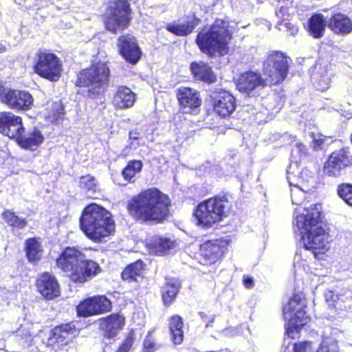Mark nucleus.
<instances>
[{
	"label": "nucleus",
	"mask_w": 352,
	"mask_h": 352,
	"mask_svg": "<svg viewBox=\"0 0 352 352\" xmlns=\"http://www.w3.org/2000/svg\"><path fill=\"white\" fill-rule=\"evenodd\" d=\"M289 59L282 52H272L263 65L265 78L263 79L260 74L252 71L243 72L236 81L238 90L254 96L267 85H276L282 82L288 73Z\"/></svg>",
	"instance_id": "1"
},
{
	"label": "nucleus",
	"mask_w": 352,
	"mask_h": 352,
	"mask_svg": "<svg viewBox=\"0 0 352 352\" xmlns=\"http://www.w3.org/2000/svg\"><path fill=\"white\" fill-rule=\"evenodd\" d=\"M322 206L316 204L304 208L295 217V228L301 234V243L305 250L311 251L314 257L324 252L329 247V234L322 222Z\"/></svg>",
	"instance_id": "2"
},
{
	"label": "nucleus",
	"mask_w": 352,
	"mask_h": 352,
	"mask_svg": "<svg viewBox=\"0 0 352 352\" xmlns=\"http://www.w3.org/2000/svg\"><path fill=\"white\" fill-rule=\"evenodd\" d=\"M170 201L157 188H148L128 202L127 209L135 219L142 221H162L169 212Z\"/></svg>",
	"instance_id": "3"
},
{
	"label": "nucleus",
	"mask_w": 352,
	"mask_h": 352,
	"mask_svg": "<svg viewBox=\"0 0 352 352\" xmlns=\"http://www.w3.org/2000/svg\"><path fill=\"white\" fill-rule=\"evenodd\" d=\"M234 30L229 21L217 19L198 33L196 43L200 50L210 57L217 54L223 56L228 52V44Z\"/></svg>",
	"instance_id": "4"
},
{
	"label": "nucleus",
	"mask_w": 352,
	"mask_h": 352,
	"mask_svg": "<svg viewBox=\"0 0 352 352\" xmlns=\"http://www.w3.org/2000/svg\"><path fill=\"white\" fill-rule=\"evenodd\" d=\"M56 265L72 280L80 283L87 281L100 271L96 262L87 259L81 251L74 247L66 248L62 252L56 259Z\"/></svg>",
	"instance_id": "5"
},
{
	"label": "nucleus",
	"mask_w": 352,
	"mask_h": 352,
	"mask_svg": "<svg viewBox=\"0 0 352 352\" xmlns=\"http://www.w3.org/2000/svg\"><path fill=\"white\" fill-rule=\"evenodd\" d=\"M80 226L85 235L94 241H102L115 230L111 213L95 204H90L84 209Z\"/></svg>",
	"instance_id": "6"
},
{
	"label": "nucleus",
	"mask_w": 352,
	"mask_h": 352,
	"mask_svg": "<svg viewBox=\"0 0 352 352\" xmlns=\"http://www.w3.org/2000/svg\"><path fill=\"white\" fill-rule=\"evenodd\" d=\"M228 209L227 197L219 196L201 202L196 207L193 214L197 226L208 228L226 217Z\"/></svg>",
	"instance_id": "7"
},
{
	"label": "nucleus",
	"mask_w": 352,
	"mask_h": 352,
	"mask_svg": "<svg viewBox=\"0 0 352 352\" xmlns=\"http://www.w3.org/2000/svg\"><path fill=\"white\" fill-rule=\"evenodd\" d=\"M110 69L104 63L92 65L89 68L82 71L78 76L80 86L89 88V96L96 98L102 95L108 86Z\"/></svg>",
	"instance_id": "8"
},
{
	"label": "nucleus",
	"mask_w": 352,
	"mask_h": 352,
	"mask_svg": "<svg viewBox=\"0 0 352 352\" xmlns=\"http://www.w3.org/2000/svg\"><path fill=\"white\" fill-rule=\"evenodd\" d=\"M294 304L298 305V309L293 315L288 317L287 319H285V320H287L285 330L286 334L292 339L295 338L299 329L306 325L310 320L309 316L305 310L307 305L305 296L302 293L294 294L287 304L284 306L283 314H287V311L288 310L294 309V307L292 306Z\"/></svg>",
	"instance_id": "9"
},
{
	"label": "nucleus",
	"mask_w": 352,
	"mask_h": 352,
	"mask_svg": "<svg viewBox=\"0 0 352 352\" xmlns=\"http://www.w3.org/2000/svg\"><path fill=\"white\" fill-rule=\"evenodd\" d=\"M130 5L126 0H114L107 12V30L117 33L126 28L131 20Z\"/></svg>",
	"instance_id": "10"
},
{
	"label": "nucleus",
	"mask_w": 352,
	"mask_h": 352,
	"mask_svg": "<svg viewBox=\"0 0 352 352\" xmlns=\"http://www.w3.org/2000/svg\"><path fill=\"white\" fill-rule=\"evenodd\" d=\"M34 70L36 74L50 81H57L60 77L62 65L55 54L47 51H39L36 54Z\"/></svg>",
	"instance_id": "11"
},
{
	"label": "nucleus",
	"mask_w": 352,
	"mask_h": 352,
	"mask_svg": "<svg viewBox=\"0 0 352 352\" xmlns=\"http://www.w3.org/2000/svg\"><path fill=\"white\" fill-rule=\"evenodd\" d=\"M352 165V155L348 148L333 151L323 167V173L329 177L341 176L345 169Z\"/></svg>",
	"instance_id": "12"
},
{
	"label": "nucleus",
	"mask_w": 352,
	"mask_h": 352,
	"mask_svg": "<svg viewBox=\"0 0 352 352\" xmlns=\"http://www.w3.org/2000/svg\"><path fill=\"white\" fill-rule=\"evenodd\" d=\"M0 99L10 108L16 110H26L33 104L32 95L25 91L10 89L0 85Z\"/></svg>",
	"instance_id": "13"
},
{
	"label": "nucleus",
	"mask_w": 352,
	"mask_h": 352,
	"mask_svg": "<svg viewBox=\"0 0 352 352\" xmlns=\"http://www.w3.org/2000/svg\"><path fill=\"white\" fill-rule=\"evenodd\" d=\"M111 303L104 296H97L85 299L77 306V313L80 316H89L108 311Z\"/></svg>",
	"instance_id": "14"
},
{
	"label": "nucleus",
	"mask_w": 352,
	"mask_h": 352,
	"mask_svg": "<svg viewBox=\"0 0 352 352\" xmlns=\"http://www.w3.org/2000/svg\"><path fill=\"white\" fill-rule=\"evenodd\" d=\"M24 129L21 117L10 112L0 113L1 133L18 141L24 133Z\"/></svg>",
	"instance_id": "15"
},
{
	"label": "nucleus",
	"mask_w": 352,
	"mask_h": 352,
	"mask_svg": "<svg viewBox=\"0 0 352 352\" xmlns=\"http://www.w3.org/2000/svg\"><path fill=\"white\" fill-rule=\"evenodd\" d=\"M120 52L124 59L131 64H135L141 56V51L135 38L124 35L118 38Z\"/></svg>",
	"instance_id": "16"
},
{
	"label": "nucleus",
	"mask_w": 352,
	"mask_h": 352,
	"mask_svg": "<svg viewBox=\"0 0 352 352\" xmlns=\"http://www.w3.org/2000/svg\"><path fill=\"white\" fill-rule=\"evenodd\" d=\"M77 332V329L73 322L61 324L56 327L53 330L49 342L55 348L56 346H66Z\"/></svg>",
	"instance_id": "17"
},
{
	"label": "nucleus",
	"mask_w": 352,
	"mask_h": 352,
	"mask_svg": "<svg viewBox=\"0 0 352 352\" xmlns=\"http://www.w3.org/2000/svg\"><path fill=\"white\" fill-rule=\"evenodd\" d=\"M293 165H290L287 170V180L291 188V198L294 205H302L305 199L306 194L309 191L306 188L305 183L300 184L298 182L299 177H297L293 172H292Z\"/></svg>",
	"instance_id": "18"
},
{
	"label": "nucleus",
	"mask_w": 352,
	"mask_h": 352,
	"mask_svg": "<svg viewBox=\"0 0 352 352\" xmlns=\"http://www.w3.org/2000/svg\"><path fill=\"white\" fill-rule=\"evenodd\" d=\"M214 110L222 117L230 116L236 108L234 96L227 91L220 92L214 99Z\"/></svg>",
	"instance_id": "19"
},
{
	"label": "nucleus",
	"mask_w": 352,
	"mask_h": 352,
	"mask_svg": "<svg viewBox=\"0 0 352 352\" xmlns=\"http://www.w3.org/2000/svg\"><path fill=\"white\" fill-rule=\"evenodd\" d=\"M37 287L42 296L47 299H52L60 294L57 280L48 273L41 275L37 280Z\"/></svg>",
	"instance_id": "20"
},
{
	"label": "nucleus",
	"mask_w": 352,
	"mask_h": 352,
	"mask_svg": "<svg viewBox=\"0 0 352 352\" xmlns=\"http://www.w3.org/2000/svg\"><path fill=\"white\" fill-rule=\"evenodd\" d=\"M100 329L105 337L113 338L122 329L124 318L118 314H112L98 320Z\"/></svg>",
	"instance_id": "21"
},
{
	"label": "nucleus",
	"mask_w": 352,
	"mask_h": 352,
	"mask_svg": "<svg viewBox=\"0 0 352 352\" xmlns=\"http://www.w3.org/2000/svg\"><path fill=\"white\" fill-rule=\"evenodd\" d=\"M199 22V19L193 14L177 23L168 24L166 29L175 35L186 36L193 31Z\"/></svg>",
	"instance_id": "22"
},
{
	"label": "nucleus",
	"mask_w": 352,
	"mask_h": 352,
	"mask_svg": "<svg viewBox=\"0 0 352 352\" xmlns=\"http://www.w3.org/2000/svg\"><path fill=\"white\" fill-rule=\"evenodd\" d=\"M177 97L180 105L185 108H197L201 103L199 92L190 87H182L179 88Z\"/></svg>",
	"instance_id": "23"
},
{
	"label": "nucleus",
	"mask_w": 352,
	"mask_h": 352,
	"mask_svg": "<svg viewBox=\"0 0 352 352\" xmlns=\"http://www.w3.org/2000/svg\"><path fill=\"white\" fill-rule=\"evenodd\" d=\"M136 100L135 94L126 86H120L116 89L113 98V104L118 109L131 107Z\"/></svg>",
	"instance_id": "24"
},
{
	"label": "nucleus",
	"mask_w": 352,
	"mask_h": 352,
	"mask_svg": "<svg viewBox=\"0 0 352 352\" xmlns=\"http://www.w3.org/2000/svg\"><path fill=\"white\" fill-rule=\"evenodd\" d=\"M327 26L338 34L343 35L352 32L351 19L342 13L334 14L329 20Z\"/></svg>",
	"instance_id": "25"
},
{
	"label": "nucleus",
	"mask_w": 352,
	"mask_h": 352,
	"mask_svg": "<svg viewBox=\"0 0 352 352\" xmlns=\"http://www.w3.org/2000/svg\"><path fill=\"white\" fill-rule=\"evenodd\" d=\"M315 69L311 76L314 85L322 91L328 89L331 85V73L327 69V67H316Z\"/></svg>",
	"instance_id": "26"
},
{
	"label": "nucleus",
	"mask_w": 352,
	"mask_h": 352,
	"mask_svg": "<svg viewBox=\"0 0 352 352\" xmlns=\"http://www.w3.org/2000/svg\"><path fill=\"white\" fill-rule=\"evenodd\" d=\"M43 142V136L36 129H34L27 133H24L17 141L21 146L30 150H35Z\"/></svg>",
	"instance_id": "27"
},
{
	"label": "nucleus",
	"mask_w": 352,
	"mask_h": 352,
	"mask_svg": "<svg viewBox=\"0 0 352 352\" xmlns=\"http://www.w3.org/2000/svg\"><path fill=\"white\" fill-rule=\"evenodd\" d=\"M327 24L322 14H314L309 20L308 32L314 38H320L324 36Z\"/></svg>",
	"instance_id": "28"
},
{
	"label": "nucleus",
	"mask_w": 352,
	"mask_h": 352,
	"mask_svg": "<svg viewBox=\"0 0 352 352\" xmlns=\"http://www.w3.org/2000/svg\"><path fill=\"white\" fill-rule=\"evenodd\" d=\"M202 255L210 263H215L221 257L224 252L222 248L217 241H210L203 244L201 247Z\"/></svg>",
	"instance_id": "29"
},
{
	"label": "nucleus",
	"mask_w": 352,
	"mask_h": 352,
	"mask_svg": "<svg viewBox=\"0 0 352 352\" xmlns=\"http://www.w3.org/2000/svg\"><path fill=\"white\" fill-rule=\"evenodd\" d=\"M190 70L194 76L199 80L213 82L215 80L211 67L204 62L192 63L190 65Z\"/></svg>",
	"instance_id": "30"
},
{
	"label": "nucleus",
	"mask_w": 352,
	"mask_h": 352,
	"mask_svg": "<svg viewBox=\"0 0 352 352\" xmlns=\"http://www.w3.org/2000/svg\"><path fill=\"white\" fill-rule=\"evenodd\" d=\"M168 326L172 342L175 344H180L184 340V323L182 317L177 315L172 316Z\"/></svg>",
	"instance_id": "31"
},
{
	"label": "nucleus",
	"mask_w": 352,
	"mask_h": 352,
	"mask_svg": "<svg viewBox=\"0 0 352 352\" xmlns=\"http://www.w3.org/2000/svg\"><path fill=\"white\" fill-rule=\"evenodd\" d=\"M144 263L139 260L128 265L122 273V278L129 283L138 281L142 278L144 272Z\"/></svg>",
	"instance_id": "32"
},
{
	"label": "nucleus",
	"mask_w": 352,
	"mask_h": 352,
	"mask_svg": "<svg viewBox=\"0 0 352 352\" xmlns=\"http://www.w3.org/2000/svg\"><path fill=\"white\" fill-rule=\"evenodd\" d=\"M79 186L87 197L94 198L99 192V187L96 179L90 175L82 176L80 178Z\"/></svg>",
	"instance_id": "33"
},
{
	"label": "nucleus",
	"mask_w": 352,
	"mask_h": 352,
	"mask_svg": "<svg viewBox=\"0 0 352 352\" xmlns=\"http://www.w3.org/2000/svg\"><path fill=\"white\" fill-rule=\"evenodd\" d=\"M179 285L176 279H167L166 285L163 287L162 298L166 305H169L175 298Z\"/></svg>",
	"instance_id": "34"
},
{
	"label": "nucleus",
	"mask_w": 352,
	"mask_h": 352,
	"mask_svg": "<svg viewBox=\"0 0 352 352\" xmlns=\"http://www.w3.org/2000/svg\"><path fill=\"white\" fill-rule=\"evenodd\" d=\"M25 252L28 260L34 262L39 260L42 255L40 243L35 239H29L25 242Z\"/></svg>",
	"instance_id": "35"
},
{
	"label": "nucleus",
	"mask_w": 352,
	"mask_h": 352,
	"mask_svg": "<svg viewBox=\"0 0 352 352\" xmlns=\"http://www.w3.org/2000/svg\"><path fill=\"white\" fill-rule=\"evenodd\" d=\"M142 168V163L140 160L130 161L122 170V176L125 180L131 181Z\"/></svg>",
	"instance_id": "36"
},
{
	"label": "nucleus",
	"mask_w": 352,
	"mask_h": 352,
	"mask_svg": "<svg viewBox=\"0 0 352 352\" xmlns=\"http://www.w3.org/2000/svg\"><path fill=\"white\" fill-rule=\"evenodd\" d=\"M3 217L9 226L18 229H23L27 225V222L25 219L19 217L14 212L9 210L3 212Z\"/></svg>",
	"instance_id": "37"
},
{
	"label": "nucleus",
	"mask_w": 352,
	"mask_h": 352,
	"mask_svg": "<svg viewBox=\"0 0 352 352\" xmlns=\"http://www.w3.org/2000/svg\"><path fill=\"white\" fill-rule=\"evenodd\" d=\"M337 192L346 204L352 207V184H342L339 185Z\"/></svg>",
	"instance_id": "38"
},
{
	"label": "nucleus",
	"mask_w": 352,
	"mask_h": 352,
	"mask_svg": "<svg viewBox=\"0 0 352 352\" xmlns=\"http://www.w3.org/2000/svg\"><path fill=\"white\" fill-rule=\"evenodd\" d=\"M150 245L154 248L153 251L157 253H164V252L170 249L172 241L166 238H157Z\"/></svg>",
	"instance_id": "39"
},
{
	"label": "nucleus",
	"mask_w": 352,
	"mask_h": 352,
	"mask_svg": "<svg viewBox=\"0 0 352 352\" xmlns=\"http://www.w3.org/2000/svg\"><path fill=\"white\" fill-rule=\"evenodd\" d=\"M316 352H339L338 345L333 338H325Z\"/></svg>",
	"instance_id": "40"
},
{
	"label": "nucleus",
	"mask_w": 352,
	"mask_h": 352,
	"mask_svg": "<svg viewBox=\"0 0 352 352\" xmlns=\"http://www.w3.org/2000/svg\"><path fill=\"white\" fill-rule=\"evenodd\" d=\"M297 177H299L298 182L300 184L305 183L306 185V188L309 190V183L313 180L312 176L310 175V172L307 170L304 169L302 170L300 173H299L298 175H295Z\"/></svg>",
	"instance_id": "41"
},
{
	"label": "nucleus",
	"mask_w": 352,
	"mask_h": 352,
	"mask_svg": "<svg viewBox=\"0 0 352 352\" xmlns=\"http://www.w3.org/2000/svg\"><path fill=\"white\" fill-rule=\"evenodd\" d=\"M306 150V147L302 144L298 142L292 150V157L295 160H297L298 157L300 159L302 155H305Z\"/></svg>",
	"instance_id": "42"
},
{
	"label": "nucleus",
	"mask_w": 352,
	"mask_h": 352,
	"mask_svg": "<svg viewBox=\"0 0 352 352\" xmlns=\"http://www.w3.org/2000/svg\"><path fill=\"white\" fill-rule=\"evenodd\" d=\"M324 298L329 307H334L335 303L339 300L338 295L334 294V292L331 290L325 292Z\"/></svg>",
	"instance_id": "43"
},
{
	"label": "nucleus",
	"mask_w": 352,
	"mask_h": 352,
	"mask_svg": "<svg viewBox=\"0 0 352 352\" xmlns=\"http://www.w3.org/2000/svg\"><path fill=\"white\" fill-rule=\"evenodd\" d=\"M129 144L126 146V147L123 150V153H124V155H126V153H125L129 148H135L138 146V144H134L133 142V140H138L139 139V133L136 131H131L129 132Z\"/></svg>",
	"instance_id": "44"
},
{
	"label": "nucleus",
	"mask_w": 352,
	"mask_h": 352,
	"mask_svg": "<svg viewBox=\"0 0 352 352\" xmlns=\"http://www.w3.org/2000/svg\"><path fill=\"white\" fill-rule=\"evenodd\" d=\"M310 342H301L294 345V352H309L310 349Z\"/></svg>",
	"instance_id": "45"
},
{
	"label": "nucleus",
	"mask_w": 352,
	"mask_h": 352,
	"mask_svg": "<svg viewBox=\"0 0 352 352\" xmlns=\"http://www.w3.org/2000/svg\"><path fill=\"white\" fill-rule=\"evenodd\" d=\"M133 339L127 338L122 344L120 346L117 352H129L133 344Z\"/></svg>",
	"instance_id": "46"
},
{
	"label": "nucleus",
	"mask_w": 352,
	"mask_h": 352,
	"mask_svg": "<svg viewBox=\"0 0 352 352\" xmlns=\"http://www.w3.org/2000/svg\"><path fill=\"white\" fill-rule=\"evenodd\" d=\"M277 27L280 30H282L284 27L288 29H291L292 30V33L297 31L296 27L293 25L292 23H289L287 21H286L285 19H283L280 21H278Z\"/></svg>",
	"instance_id": "47"
},
{
	"label": "nucleus",
	"mask_w": 352,
	"mask_h": 352,
	"mask_svg": "<svg viewBox=\"0 0 352 352\" xmlns=\"http://www.w3.org/2000/svg\"><path fill=\"white\" fill-rule=\"evenodd\" d=\"M199 314L200 317L201 318V319L206 323V327L210 326L214 321V319H215L214 315L208 316L206 313L202 312V311L199 312Z\"/></svg>",
	"instance_id": "48"
},
{
	"label": "nucleus",
	"mask_w": 352,
	"mask_h": 352,
	"mask_svg": "<svg viewBox=\"0 0 352 352\" xmlns=\"http://www.w3.org/2000/svg\"><path fill=\"white\" fill-rule=\"evenodd\" d=\"M54 109L56 110L52 114L53 118H58L60 115L62 113L63 108L60 104L54 103L53 104Z\"/></svg>",
	"instance_id": "49"
},
{
	"label": "nucleus",
	"mask_w": 352,
	"mask_h": 352,
	"mask_svg": "<svg viewBox=\"0 0 352 352\" xmlns=\"http://www.w3.org/2000/svg\"><path fill=\"white\" fill-rule=\"evenodd\" d=\"M243 283L247 288H252L254 285L253 278L249 276L244 278Z\"/></svg>",
	"instance_id": "50"
},
{
	"label": "nucleus",
	"mask_w": 352,
	"mask_h": 352,
	"mask_svg": "<svg viewBox=\"0 0 352 352\" xmlns=\"http://www.w3.org/2000/svg\"><path fill=\"white\" fill-rule=\"evenodd\" d=\"M292 307H293L294 309H291L288 310V311H287V314H283L285 319H287L288 317L291 316V315H293V314L298 309V305H297L294 304Z\"/></svg>",
	"instance_id": "51"
},
{
	"label": "nucleus",
	"mask_w": 352,
	"mask_h": 352,
	"mask_svg": "<svg viewBox=\"0 0 352 352\" xmlns=\"http://www.w3.org/2000/svg\"><path fill=\"white\" fill-rule=\"evenodd\" d=\"M144 345V349L147 350V352H151L154 346V344L149 340H145Z\"/></svg>",
	"instance_id": "52"
},
{
	"label": "nucleus",
	"mask_w": 352,
	"mask_h": 352,
	"mask_svg": "<svg viewBox=\"0 0 352 352\" xmlns=\"http://www.w3.org/2000/svg\"><path fill=\"white\" fill-rule=\"evenodd\" d=\"M286 10H287V9H286V8H283V7H282V8H280V10H279V12H278V13H277V15L278 16V15H279V14H280V13H282V12H285Z\"/></svg>",
	"instance_id": "53"
},
{
	"label": "nucleus",
	"mask_w": 352,
	"mask_h": 352,
	"mask_svg": "<svg viewBox=\"0 0 352 352\" xmlns=\"http://www.w3.org/2000/svg\"><path fill=\"white\" fill-rule=\"evenodd\" d=\"M5 50H6V47L3 45L0 44V52H4Z\"/></svg>",
	"instance_id": "54"
},
{
	"label": "nucleus",
	"mask_w": 352,
	"mask_h": 352,
	"mask_svg": "<svg viewBox=\"0 0 352 352\" xmlns=\"http://www.w3.org/2000/svg\"><path fill=\"white\" fill-rule=\"evenodd\" d=\"M17 3L21 4L22 2H25L26 0H14Z\"/></svg>",
	"instance_id": "55"
}]
</instances>
